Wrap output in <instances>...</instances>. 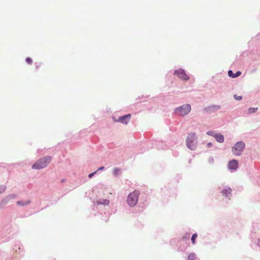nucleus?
<instances>
[{"label": "nucleus", "instance_id": "nucleus-1", "mask_svg": "<svg viewBox=\"0 0 260 260\" xmlns=\"http://www.w3.org/2000/svg\"><path fill=\"white\" fill-rule=\"evenodd\" d=\"M52 157L50 156H45L36 161L31 166L33 169L39 170L45 168L50 162Z\"/></svg>", "mask_w": 260, "mask_h": 260}, {"label": "nucleus", "instance_id": "nucleus-2", "mask_svg": "<svg viewBox=\"0 0 260 260\" xmlns=\"http://www.w3.org/2000/svg\"><path fill=\"white\" fill-rule=\"evenodd\" d=\"M186 145L188 148L194 150L197 146L196 135L194 133H188L186 140Z\"/></svg>", "mask_w": 260, "mask_h": 260}, {"label": "nucleus", "instance_id": "nucleus-3", "mask_svg": "<svg viewBox=\"0 0 260 260\" xmlns=\"http://www.w3.org/2000/svg\"><path fill=\"white\" fill-rule=\"evenodd\" d=\"M191 107L190 104H184L175 109L174 113L181 116L187 115L191 111Z\"/></svg>", "mask_w": 260, "mask_h": 260}, {"label": "nucleus", "instance_id": "nucleus-4", "mask_svg": "<svg viewBox=\"0 0 260 260\" xmlns=\"http://www.w3.org/2000/svg\"><path fill=\"white\" fill-rule=\"evenodd\" d=\"M139 194V191L137 190L129 193L126 200L127 203L129 207H133L136 205L138 203Z\"/></svg>", "mask_w": 260, "mask_h": 260}, {"label": "nucleus", "instance_id": "nucleus-5", "mask_svg": "<svg viewBox=\"0 0 260 260\" xmlns=\"http://www.w3.org/2000/svg\"><path fill=\"white\" fill-rule=\"evenodd\" d=\"M245 147V144L243 141H238L232 148V152L236 156L241 155Z\"/></svg>", "mask_w": 260, "mask_h": 260}, {"label": "nucleus", "instance_id": "nucleus-6", "mask_svg": "<svg viewBox=\"0 0 260 260\" xmlns=\"http://www.w3.org/2000/svg\"><path fill=\"white\" fill-rule=\"evenodd\" d=\"M174 75L177 76L182 81H186L189 80V76L186 74L185 70L181 68L175 70L174 72Z\"/></svg>", "mask_w": 260, "mask_h": 260}, {"label": "nucleus", "instance_id": "nucleus-7", "mask_svg": "<svg viewBox=\"0 0 260 260\" xmlns=\"http://www.w3.org/2000/svg\"><path fill=\"white\" fill-rule=\"evenodd\" d=\"M220 108V105H211L205 107L203 109V111L204 113L209 115L219 110Z\"/></svg>", "mask_w": 260, "mask_h": 260}, {"label": "nucleus", "instance_id": "nucleus-8", "mask_svg": "<svg viewBox=\"0 0 260 260\" xmlns=\"http://www.w3.org/2000/svg\"><path fill=\"white\" fill-rule=\"evenodd\" d=\"M131 118V114H127L120 116L117 120V121L120 122L122 124H126L129 121Z\"/></svg>", "mask_w": 260, "mask_h": 260}, {"label": "nucleus", "instance_id": "nucleus-9", "mask_svg": "<svg viewBox=\"0 0 260 260\" xmlns=\"http://www.w3.org/2000/svg\"><path fill=\"white\" fill-rule=\"evenodd\" d=\"M232 190L229 186H226L223 189L220 193L226 198H230L232 196Z\"/></svg>", "mask_w": 260, "mask_h": 260}, {"label": "nucleus", "instance_id": "nucleus-10", "mask_svg": "<svg viewBox=\"0 0 260 260\" xmlns=\"http://www.w3.org/2000/svg\"><path fill=\"white\" fill-rule=\"evenodd\" d=\"M238 167V162L236 159H232L229 162L228 168L231 170H236Z\"/></svg>", "mask_w": 260, "mask_h": 260}, {"label": "nucleus", "instance_id": "nucleus-11", "mask_svg": "<svg viewBox=\"0 0 260 260\" xmlns=\"http://www.w3.org/2000/svg\"><path fill=\"white\" fill-rule=\"evenodd\" d=\"M241 74V71H237L236 73H233V71L232 70H229L228 71V75L229 77H232L233 78H236L239 76H240Z\"/></svg>", "mask_w": 260, "mask_h": 260}, {"label": "nucleus", "instance_id": "nucleus-12", "mask_svg": "<svg viewBox=\"0 0 260 260\" xmlns=\"http://www.w3.org/2000/svg\"><path fill=\"white\" fill-rule=\"evenodd\" d=\"M214 138L216 139V141L219 143H223L224 142V136L220 134L216 133V134L214 135Z\"/></svg>", "mask_w": 260, "mask_h": 260}, {"label": "nucleus", "instance_id": "nucleus-13", "mask_svg": "<svg viewBox=\"0 0 260 260\" xmlns=\"http://www.w3.org/2000/svg\"><path fill=\"white\" fill-rule=\"evenodd\" d=\"M9 201L10 199L7 196L4 198L0 202V209L3 208L4 206L9 203Z\"/></svg>", "mask_w": 260, "mask_h": 260}, {"label": "nucleus", "instance_id": "nucleus-14", "mask_svg": "<svg viewBox=\"0 0 260 260\" xmlns=\"http://www.w3.org/2000/svg\"><path fill=\"white\" fill-rule=\"evenodd\" d=\"M31 203V201L30 200H28L26 201H18L16 202V204L20 206H24L28 205Z\"/></svg>", "mask_w": 260, "mask_h": 260}, {"label": "nucleus", "instance_id": "nucleus-15", "mask_svg": "<svg viewBox=\"0 0 260 260\" xmlns=\"http://www.w3.org/2000/svg\"><path fill=\"white\" fill-rule=\"evenodd\" d=\"M110 203V201L107 199H103L101 201L98 202L99 205H108Z\"/></svg>", "mask_w": 260, "mask_h": 260}, {"label": "nucleus", "instance_id": "nucleus-16", "mask_svg": "<svg viewBox=\"0 0 260 260\" xmlns=\"http://www.w3.org/2000/svg\"><path fill=\"white\" fill-rule=\"evenodd\" d=\"M257 108H249L248 109V113L252 114L256 112L257 110Z\"/></svg>", "mask_w": 260, "mask_h": 260}, {"label": "nucleus", "instance_id": "nucleus-17", "mask_svg": "<svg viewBox=\"0 0 260 260\" xmlns=\"http://www.w3.org/2000/svg\"><path fill=\"white\" fill-rule=\"evenodd\" d=\"M196 257V255L195 253H191L188 255L187 259L188 260H194V259H195Z\"/></svg>", "mask_w": 260, "mask_h": 260}, {"label": "nucleus", "instance_id": "nucleus-18", "mask_svg": "<svg viewBox=\"0 0 260 260\" xmlns=\"http://www.w3.org/2000/svg\"><path fill=\"white\" fill-rule=\"evenodd\" d=\"M198 236V235L197 233H194L192 236H191V242L193 244H194L195 243H196V239L197 238Z\"/></svg>", "mask_w": 260, "mask_h": 260}, {"label": "nucleus", "instance_id": "nucleus-19", "mask_svg": "<svg viewBox=\"0 0 260 260\" xmlns=\"http://www.w3.org/2000/svg\"><path fill=\"white\" fill-rule=\"evenodd\" d=\"M120 171V169L117 168H115L113 169V174L114 175L117 176L119 174Z\"/></svg>", "mask_w": 260, "mask_h": 260}, {"label": "nucleus", "instance_id": "nucleus-20", "mask_svg": "<svg viewBox=\"0 0 260 260\" xmlns=\"http://www.w3.org/2000/svg\"><path fill=\"white\" fill-rule=\"evenodd\" d=\"M190 237V234L186 233L184 236L182 237V239L184 241L188 240Z\"/></svg>", "mask_w": 260, "mask_h": 260}, {"label": "nucleus", "instance_id": "nucleus-21", "mask_svg": "<svg viewBox=\"0 0 260 260\" xmlns=\"http://www.w3.org/2000/svg\"><path fill=\"white\" fill-rule=\"evenodd\" d=\"M6 189L5 185H0V194L3 193Z\"/></svg>", "mask_w": 260, "mask_h": 260}, {"label": "nucleus", "instance_id": "nucleus-22", "mask_svg": "<svg viewBox=\"0 0 260 260\" xmlns=\"http://www.w3.org/2000/svg\"><path fill=\"white\" fill-rule=\"evenodd\" d=\"M207 135L212 136L214 138V135L216 134L214 131H209L207 132Z\"/></svg>", "mask_w": 260, "mask_h": 260}, {"label": "nucleus", "instance_id": "nucleus-23", "mask_svg": "<svg viewBox=\"0 0 260 260\" xmlns=\"http://www.w3.org/2000/svg\"><path fill=\"white\" fill-rule=\"evenodd\" d=\"M7 197L9 198V199L10 200L11 199L16 198L17 197V195L15 194H10L7 196Z\"/></svg>", "mask_w": 260, "mask_h": 260}, {"label": "nucleus", "instance_id": "nucleus-24", "mask_svg": "<svg viewBox=\"0 0 260 260\" xmlns=\"http://www.w3.org/2000/svg\"><path fill=\"white\" fill-rule=\"evenodd\" d=\"M25 61L26 62L28 63V64H31L32 62V60L31 58L28 57H26V59H25Z\"/></svg>", "mask_w": 260, "mask_h": 260}, {"label": "nucleus", "instance_id": "nucleus-25", "mask_svg": "<svg viewBox=\"0 0 260 260\" xmlns=\"http://www.w3.org/2000/svg\"><path fill=\"white\" fill-rule=\"evenodd\" d=\"M234 98L235 100L240 101L242 99V96L241 95H237V94H235L234 95Z\"/></svg>", "mask_w": 260, "mask_h": 260}, {"label": "nucleus", "instance_id": "nucleus-26", "mask_svg": "<svg viewBox=\"0 0 260 260\" xmlns=\"http://www.w3.org/2000/svg\"><path fill=\"white\" fill-rule=\"evenodd\" d=\"M214 159L212 156H210L208 159V162L210 164H213L214 163Z\"/></svg>", "mask_w": 260, "mask_h": 260}, {"label": "nucleus", "instance_id": "nucleus-27", "mask_svg": "<svg viewBox=\"0 0 260 260\" xmlns=\"http://www.w3.org/2000/svg\"><path fill=\"white\" fill-rule=\"evenodd\" d=\"M97 173V171H94L91 173H90L89 175H88V177L89 178H91L96 173Z\"/></svg>", "mask_w": 260, "mask_h": 260}, {"label": "nucleus", "instance_id": "nucleus-28", "mask_svg": "<svg viewBox=\"0 0 260 260\" xmlns=\"http://www.w3.org/2000/svg\"><path fill=\"white\" fill-rule=\"evenodd\" d=\"M104 169H105V167L104 166H102V167H100V168H99V169L96 171L98 172L99 171L104 170Z\"/></svg>", "mask_w": 260, "mask_h": 260}, {"label": "nucleus", "instance_id": "nucleus-29", "mask_svg": "<svg viewBox=\"0 0 260 260\" xmlns=\"http://www.w3.org/2000/svg\"><path fill=\"white\" fill-rule=\"evenodd\" d=\"M207 146L208 147H212V143L211 142H208V143L207 144Z\"/></svg>", "mask_w": 260, "mask_h": 260}, {"label": "nucleus", "instance_id": "nucleus-30", "mask_svg": "<svg viewBox=\"0 0 260 260\" xmlns=\"http://www.w3.org/2000/svg\"><path fill=\"white\" fill-rule=\"evenodd\" d=\"M257 245L260 247V238L258 240Z\"/></svg>", "mask_w": 260, "mask_h": 260}, {"label": "nucleus", "instance_id": "nucleus-31", "mask_svg": "<svg viewBox=\"0 0 260 260\" xmlns=\"http://www.w3.org/2000/svg\"><path fill=\"white\" fill-rule=\"evenodd\" d=\"M66 179L63 178L61 180V182L63 183V182H66Z\"/></svg>", "mask_w": 260, "mask_h": 260}, {"label": "nucleus", "instance_id": "nucleus-32", "mask_svg": "<svg viewBox=\"0 0 260 260\" xmlns=\"http://www.w3.org/2000/svg\"><path fill=\"white\" fill-rule=\"evenodd\" d=\"M40 66L36 65V69H38L39 68Z\"/></svg>", "mask_w": 260, "mask_h": 260}, {"label": "nucleus", "instance_id": "nucleus-33", "mask_svg": "<svg viewBox=\"0 0 260 260\" xmlns=\"http://www.w3.org/2000/svg\"><path fill=\"white\" fill-rule=\"evenodd\" d=\"M254 71H255V70H252V71L251 72V73H253Z\"/></svg>", "mask_w": 260, "mask_h": 260}]
</instances>
